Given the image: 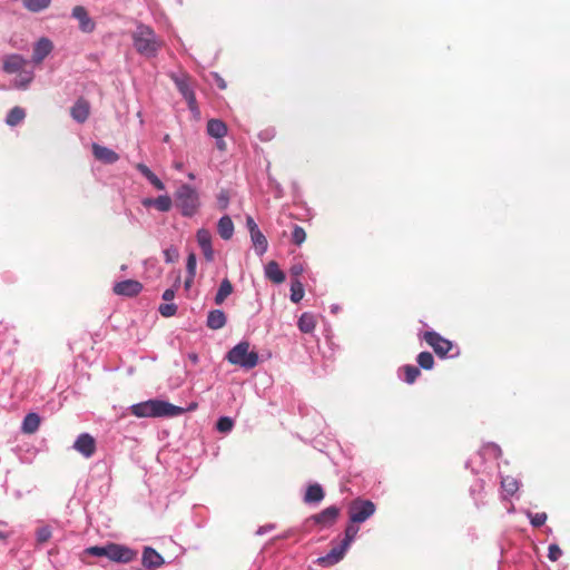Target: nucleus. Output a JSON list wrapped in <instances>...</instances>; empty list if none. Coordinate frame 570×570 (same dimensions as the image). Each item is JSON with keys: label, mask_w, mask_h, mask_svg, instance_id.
I'll list each match as a JSON object with an SVG mask.
<instances>
[{"label": "nucleus", "mask_w": 570, "mask_h": 570, "mask_svg": "<svg viewBox=\"0 0 570 570\" xmlns=\"http://www.w3.org/2000/svg\"><path fill=\"white\" fill-rule=\"evenodd\" d=\"M128 411L136 417H175L181 415L185 409L164 400L150 399L130 405Z\"/></svg>", "instance_id": "f257e3e1"}, {"label": "nucleus", "mask_w": 570, "mask_h": 570, "mask_svg": "<svg viewBox=\"0 0 570 570\" xmlns=\"http://www.w3.org/2000/svg\"><path fill=\"white\" fill-rule=\"evenodd\" d=\"M83 554L94 557H106L116 563H130L137 557V552L124 544L108 542L106 546H91L83 550Z\"/></svg>", "instance_id": "f03ea898"}, {"label": "nucleus", "mask_w": 570, "mask_h": 570, "mask_svg": "<svg viewBox=\"0 0 570 570\" xmlns=\"http://www.w3.org/2000/svg\"><path fill=\"white\" fill-rule=\"evenodd\" d=\"M174 205L183 217L191 218L202 207L200 195L194 186L181 184L174 194Z\"/></svg>", "instance_id": "7ed1b4c3"}, {"label": "nucleus", "mask_w": 570, "mask_h": 570, "mask_svg": "<svg viewBox=\"0 0 570 570\" xmlns=\"http://www.w3.org/2000/svg\"><path fill=\"white\" fill-rule=\"evenodd\" d=\"M134 47L145 57H155L161 47V41L157 38L154 30L147 26L140 24L132 33Z\"/></svg>", "instance_id": "20e7f679"}, {"label": "nucleus", "mask_w": 570, "mask_h": 570, "mask_svg": "<svg viewBox=\"0 0 570 570\" xmlns=\"http://www.w3.org/2000/svg\"><path fill=\"white\" fill-rule=\"evenodd\" d=\"M249 347L247 341L239 342L227 352L226 360L244 370L254 368L259 362V356L256 351H250Z\"/></svg>", "instance_id": "39448f33"}, {"label": "nucleus", "mask_w": 570, "mask_h": 570, "mask_svg": "<svg viewBox=\"0 0 570 570\" xmlns=\"http://www.w3.org/2000/svg\"><path fill=\"white\" fill-rule=\"evenodd\" d=\"M423 340L433 348L440 358H453L460 354L459 348L454 346L453 342L433 330L424 332Z\"/></svg>", "instance_id": "423d86ee"}, {"label": "nucleus", "mask_w": 570, "mask_h": 570, "mask_svg": "<svg viewBox=\"0 0 570 570\" xmlns=\"http://www.w3.org/2000/svg\"><path fill=\"white\" fill-rule=\"evenodd\" d=\"M171 80L174 81L176 88L178 91L183 95L185 100L187 101V105L191 111H197V101L196 96L193 89V81L191 78L187 73H179V75H170Z\"/></svg>", "instance_id": "0eeeda50"}, {"label": "nucleus", "mask_w": 570, "mask_h": 570, "mask_svg": "<svg viewBox=\"0 0 570 570\" xmlns=\"http://www.w3.org/2000/svg\"><path fill=\"white\" fill-rule=\"evenodd\" d=\"M375 512V504L370 500L356 499L350 507V520L354 523L365 522Z\"/></svg>", "instance_id": "6e6552de"}, {"label": "nucleus", "mask_w": 570, "mask_h": 570, "mask_svg": "<svg viewBox=\"0 0 570 570\" xmlns=\"http://www.w3.org/2000/svg\"><path fill=\"white\" fill-rule=\"evenodd\" d=\"M72 448L83 458L89 459L96 452V440L89 433H81L77 436Z\"/></svg>", "instance_id": "1a4fd4ad"}, {"label": "nucleus", "mask_w": 570, "mask_h": 570, "mask_svg": "<svg viewBox=\"0 0 570 570\" xmlns=\"http://www.w3.org/2000/svg\"><path fill=\"white\" fill-rule=\"evenodd\" d=\"M212 233L206 228H199L196 233V240L202 249V253L206 259V262L210 263L215 258L214 248L212 245Z\"/></svg>", "instance_id": "9d476101"}, {"label": "nucleus", "mask_w": 570, "mask_h": 570, "mask_svg": "<svg viewBox=\"0 0 570 570\" xmlns=\"http://www.w3.org/2000/svg\"><path fill=\"white\" fill-rule=\"evenodd\" d=\"M340 515V509L336 505H331L311 517L313 523L321 525L322 528L332 527Z\"/></svg>", "instance_id": "9b49d317"}, {"label": "nucleus", "mask_w": 570, "mask_h": 570, "mask_svg": "<svg viewBox=\"0 0 570 570\" xmlns=\"http://www.w3.org/2000/svg\"><path fill=\"white\" fill-rule=\"evenodd\" d=\"M142 289V285L138 281L125 279L118 282L114 286V292L117 295L132 297L138 295Z\"/></svg>", "instance_id": "f8f14e48"}, {"label": "nucleus", "mask_w": 570, "mask_h": 570, "mask_svg": "<svg viewBox=\"0 0 570 570\" xmlns=\"http://www.w3.org/2000/svg\"><path fill=\"white\" fill-rule=\"evenodd\" d=\"M141 563L145 568L155 570L160 568L165 563V560L154 548L145 547L142 550Z\"/></svg>", "instance_id": "ddd939ff"}, {"label": "nucleus", "mask_w": 570, "mask_h": 570, "mask_svg": "<svg viewBox=\"0 0 570 570\" xmlns=\"http://www.w3.org/2000/svg\"><path fill=\"white\" fill-rule=\"evenodd\" d=\"M72 17L79 21V28L82 32L90 33L95 30L96 24L85 7L76 6L72 9Z\"/></svg>", "instance_id": "4468645a"}, {"label": "nucleus", "mask_w": 570, "mask_h": 570, "mask_svg": "<svg viewBox=\"0 0 570 570\" xmlns=\"http://www.w3.org/2000/svg\"><path fill=\"white\" fill-rule=\"evenodd\" d=\"M28 66V61L20 55L7 56L3 60V70L8 73L22 71Z\"/></svg>", "instance_id": "2eb2a0df"}, {"label": "nucleus", "mask_w": 570, "mask_h": 570, "mask_svg": "<svg viewBox=\"0 0 570 570\" xmlns=\"http://www.w3.org/2000/svg\"><path fill=\"white\" fill-rule=\"evenodd\" d=\"M95 158L104 164H114L119 159L117 153L104 145H92Z\"/></svg>", "instance_id": "dca6fc26"}, {"label": "nucleus", "mask_w": 570, "mask_h": 570, "mask_svg": "<svg viewBox=\"0 0 570 570\" xmlns=\"http://www.w3.org/2000/svg\"><path fill=\"white\" fill-rule=\"evenodd\" d=\"M90 114V105L83 99L79 98L70 109L71 117L78 122H85Z\"/></svg>", "instance_id": "f3484780"}, {"label": "nucleus", "mask_w": 570, "mask_h": 570, "mask_svg": "<svg viewBox=\"0 0 570 570\" xmlns=\"http://www.w3.org/2000/svg\"><path fill=\"white\" fill-rule=\"evenodd\" d=\"M52 42L47 38H41L37 41L33 47L32 60L36 63L42 62V60L51 52Z\"/></svg>", "instance_id": "a211bd4d"}, {"label": "nucleus", "mask_w": 570, "mask_h": 570, "mask_svg": "<svg viewBox=\"0 0 570 570\" xmlns=\"http://www.w3.org/2000/svg\"><path fill=\"white\" fill-rule=\"evenodd\" d=\"M227 317L222 309H212L208 312L206 326L210 330H220L226 325Z\"/></svg>", "instance_id": "6ab92c4d"}, {"label": "nucleus", "mask_w": 570, "mask_h": 570, "mask_svg": "<svg viewBox=\"0 0 570 570\" xmlns=\"http://www.w3.org/2000/svg\"><path fill=\"white\" fill-rule=\"evenodd\" d=\"M325 497L324 490L321 484L314 483L307 487L304 494V502L306 504H318Z\"/></svg>", "instance_id": "aec40b11"}, {"label": "nucleus", "mask_w": 570, "mask_h": 570, "mask_svg": "<svg viewBox=\"0 0 570 570\" xmlns=\"http://www.w3.org/2000/svg\"><path fill=\"white\" fill-rule=\"evenodd\" d=\"M265 277L275 284H282L285 281V274L275 261H271L264 268Z\"/></svg>", "instance_id": "412c9836"}, {"label": "nucleus", "mask_w": 570, "mask_h": 570, "mask_svg": "<svg viewBox=\"0 0 570 570\" xmlns=\"http://www.w3.org/2000/svg\"><path fill=\"white\" fill-rule=\"evenodd\" d=\"M142 204L145 206H154L159 212L166 213L169 212L173 206V200L168 195H160L157 198H146Z\"/></svg>", "instance_id": "4be33fe9"}, {"label": "nucleus", "mask_w": 570, "mask_h": 570, "mask_svg": "<svg viewBox=\"0 0 570 570\" xmlns=\"http://www.w3.org/2000/svg\"><path fill=\"white\" fill-rule=\"evenodd\" d=\"M217 232L224 240H229L234 235V223L228 215H224L217 223Z\"/></svg>", "instance_id": "5701e85b"}, {"label": "nucleus", "mask_w": 570, "mask_h": 570, "mask_svg": "<svg viewBox=\"0 0 570 570\" xmlns=\"http://www.w3.org/2000/svg\"><path fill=\"white\" fill-rule=\"evenodd\" d=\"M207 132L210 137L219 139L227 132V126L219 119H210L207 122Z\"/></svg>", "instance_id": "b1692460"}, {"label": "nucleus", "mask_w": 570, "mask_h": 570, "mask_svg": "<svg viewBox=\"0 0 570 570\" xmlns=\"http://www.w3.org/2000/svg\"><path fill=\"white\" fill-rule=\"evenodd\" d=\"M40 422V416L35 412H30L24 416L21 429L24 433L32 434L39 429Z\"/></svg>", "instance_id": "393cba45"}, {"label": "nucleus", "mask_w": 570, "mask_h": 570, "mask_svg": "<svg viewBox=\"0 0 570 570\" xmlns=\"http://www.w3.org/2000/svg\"><path fill=\"white\" fill-rule=\"evenodd\" d=\"M250 239L255 249V253L258 256H263L268 248V242L265 235L259 230L250 234Z\"/></svg>", "instance_id": "a878e982"}, {"label": "nucleus", "mask_w": 570, "mask_h": 570, "mask_svg": "<svg viewBox=\"0 0 570 570\" xmlns=\"http://www.w3.org/2000/svg\"><path fill=\"white\" fill-rule=\"evenodd\" d=\"M233 289L234 287L228 278H224L220 282L217 293L215 295V304L222 305L225 302V299L233 293Z\"/></svg>", "instance_id": "bb28decb"}, {"label": "nucleus", "mask_w": 570, "mask_h": 570, "mask_svg": "<svg viewBox=\"0 0 570 570\" xmlns=\"http://www.w3.org/2000/svg\"><path fill=\"white\" fill-rule=\"evenodd\" d=\"M297 326L303 333H312L316 327V321L312 313L305 312L301 315L297 322Z\"/></svg>", "instance_id": "cd10ccee"}, {"label": "nucleus", "mask_w": 570, "mask_h": 570, "mask_svg": "<svg viewBox=\"0 0 570 570\" xmlns=\"http://www.w3.org/2000/svg\"><path fill=\"white\" fill-rule=\"evenodd\" d=\"M346 550H347V549H346L344 546L340 544V546H337V547L333 548V549L327 553V556H326V557H322V558H320V559H318V561H320L321 563L335 564V563H337L340 560H342V559H343V557H344V554H345V551H346Z\"/></svg>", "instance_id": "c85d7f7f"}, {"label": "nucleus", "mask_w": 570, "mask_h": 570, "mask_svg": "<svg viewBox=\"0 0 570 570\" xmlns=\"http://www.w3.org/2000/svg\"><path fill=\"white\" fill-rule=\"evenodd\" d=\"M26 117V111L23 108L16 106L13 107L7 115L6 122L7 125L13 127L20 124Z\"/></svg>", "instance_id": "c756f323"}, {"label": "nucleus", "mask_w": 570, "mask_h": 570, "mask_svg": "<svg viewBox=\"0 0 570 570\" xmlns=\"http://www.w3.org/2000/svg\"><path fill=\"white\" fill-rule=\"evenodd\" d=\"M23 7L30 12H40L50 7L51 0H22Z\"/></svg>", "instance_id": "7c9ffc66"}, {"label": "nucleus", "mask_w": 570, "mask_h": 570, "mask_svg": "<svg viewBox=\"0 0 570 570\" xmlns=\"http://www.w3.org/2000/svg\"><path fill=\"white\" fill-rule=\"evenodd\" d=\"M501 488L507 495H513L519 489V481L512 476H501Z\"/></svg>", "instance_id": "2f4dec72"}, {"label": "nucleus", "mask_w": 570, "mask_h": 570, "mask_svg": "<svg viewBox=\"0 0 570 570\" xmlns=\"http://www.w3.org/2000/svg\"><path fill=\"white\" fill-rule=\"evenodd\" d=\"M304 297V286L298 278H293L291 283V301L299 303Z\"/></svg>", "instance_id": "473e14b6"}, {"label": "nucleus", "mask_w": 570, "mask_h": 570, "mask_svg": "<svg viewBox=\"0 0 570 570\" xmlns=\"http://www.w3.org/2000/svg\"><path fill=\"white\" fill-rule=\"evenodd\" d=\"M416 362L419 364V368H423L430 371L434 367V357L430 352H421L416 356Z\"/></svg>", "instance_id": "72a5a7b5"}, {"label": "nucleus", "mask_w": 570, "mask_h": 570, "mask_svg": "<svg viewBox=\"0 0 570 570\" xmlns=\"http://www.w3.org/2000/svg\"><path fill=\"white\" fill-rule=\"evenodd\" d=\"M501 453H502L501 448L498 444L488 443L481 449V451L478 453V455L481 459H483L485 456L498 459L501 455Z\"/></svg>", "instance_id": "f704fd0d"}, {"label": "nucleus", "mask_w": 570, "mask_h": 570, "mask_svg": "<svg viewBox=\"0 0 570 570\" xmlns=\"http://www.w3.org/2000/svg\"><path fill=\"white\" fill-rule=\"evenodd\" d=\"M401 371H403V373H404L403 380L407 384H413L421 374L419 367H416L414 365H410V364L402 366Z\"/></svg>", "instance_id": "c9c22d12"}, {"label": "nucleus", "mask_w": 570, "mask_h": 570, "mask_svg": "<svg viewBox=\"0 0 570 570\" xmlns=\"http://www.w3.org/2000/svg\"><path fill=\"white\" fill-rule=\"evenodd\" d=\"M531 525L533 528H540L542 527L547 521V513L539 512V513H532L531 511L525 512Z\"/></svg>", "instance_id": "e433bc0d"}, {"label": "nucleus", "mask_w": 570, "mask_h": 570, "mask_svg": "<svg viewBox=\"0 0 570 570\" xmlns=\"http://www.w3.org/2000/svg\"><path fill=\"white\" fill-rule=\"evenodd\" d=\"M234 428V420L229 416H220L217 420L216 429L222 433H229Z\"/></svg>", "instance_id": "4c0bfd02"}, {"label": "nucleus", "mask_w": 570, "mask_h": 570, "mask_svg": "<svg viewBox=\"0 0 570 570\" xmlns=\"http://www.w3.org/2000/svg\"><path fill=\"white\" fill-rule=\"evenodd\" d=\"M306 239V233L303 227L299 225H294L293 232H292V242L301 246Z\"/></svg>", "instance_id": "58836bf2"}, {"label": "nucleus", "mask_w": 570, "mask_h": 570, "mask_svg": "<svg viewBox=\"0 0 570 570\" xmlns=\"http://www.w3.org/2000/svg\"><path fill=\"white\" fill-rule=\"evenodd\" d=\"M52 535L51 528L49 525L41 527L36 532V540L38 543L42 544L47 542Z\"/></svg>", "instance_id": "ea45409f"}, {"label": "nucleus", "mask_w": 570, "mask_h": 570, "mask_svg": "<svg viewBox=\"0 0 570 570\" xmlns=\"http://www.w3.org/2000/svg\"><path fill=\"white\" fill-rule=\"evenodd\" d=\"M484 490V481L481 479H478L471 487H470V494L474 499L475 503L479 502V495Z\"/></svg>", "instance_id": "a19ab883"}, {"label": "nucleus", "mask_w": 570, "mask_h": 570, "mask_svg": "<svg viewBox=\"0 0 570 570\" xmlns=\"http://www.w3.org/2000/svg\"><path fill=\"white\" fill-rule=\"evenodd\" d=\"M216 200H217V206L219 209H222V210L227 209L229 206V193L225 189H222L217 194Z\"/></svg>", "instance_id": "79ce46f5"}, {"label": "nucleus", "mask_w": 570, "mask_h": 570, "mask_svg": "<svg viewBox=\"0 0 570 570\" xmlns=\"http://www.w3.org/2000/svg\"><path fill=\"white\" fill-rule=\"evenodd\" d=\"M177 305L174 303L161 304L158 307L159 313L165 317L174 316L177 313Z\"/></svg>", "instance_id": "37998d69"}, {"label": "nucleus", "mask_w": 570, "mask_h": 570, "mask_svg": "<svg viewBox=\"0 0 570 570\" xmlns=\"http://www.w3.org/2000/svg\"><path fill=\"white\" fill-rule=\"evenodd\" d=\"M196 268H197L196 255L194 253H190L187 256V261H186V272H187V274H189V276H195L196 275Z\"/></svg>", "instance_id": "c03bdc74"}, {"label": "nucleus", "mask_w": 570, "mask_h": 570, "mask_svg": "<svg viewBox=\"0 0 570 570\" xmlns=\"http://www.w3.org/2000/svg\"><path fill=\"white\" fill-rule=\"evenodd\" d=\"M33 73L32 71H27L26 68H23L22 71H19V88H26L32 80Z\"/></svg>", "instance_id": "a18cd8bd"}, {"label": "nucleus", "mask_w": 570, "mask_h": 570, "mask_svg": "<svg viewBox=\"0 0 570 570\" xmlns=\"http://www.w3.org/2000/svg\"><path fill=\"white\" fill-rule=\"evenodd\" d=\"M356 533H357L356 528H354L352 525L347 527L345 530V538L343 539L341 544L347 549L350 547V544L352 543V541L354 540Z\"/></svg>", "instance_id": "49530a36"}, {"label": "nucleus", "mask_w": 570, "mask_h": 570, "mask_svg": "<svg viewBox=\"0 0 570 570\" xmlns=\"http://www.w3.org/2000/svg\"><path fill=\"white\" fill-rule=\"evenodd\" d=\"M561 556L562 550L560 549V547L556 543H551L548 548V558L554 562L559 560Z\"/></svg>", "instance_id": "de8ad7c7"}, {"label": "nucleus", "mask_w": 570, "mask_h": 570, "mask_svg": "<svg viewBox=\"0 0 570 570\" xmlns=\"http://www.w3.org/2000/svg\"><path fill=\"white\" fill-rule=\"evenodd\" d=\"M146 179L157 189V190H164L165 184L154 174H149Z\"/></svg>", "instance_id": "09e8293b"}, {"label": "nucleus", "mask_w": 570, "mask_h": 570, "mask_svg": "<svg viewBox=\"0 0 570 570\" xmlns=\"http://www.w3.org/2000/svg\"><path fill=\"white\" fill-rule=\"evenodd\" d=\"M146 179L157 189V190H164L165 184L154 174H149Z\"/></svg>", "instance_id": "8fccbe9b"}, {"label": "nucleus", "mask_w": 570, "mask_h": 570, "mask_svg": "<svg viewBox=\"0 0 570 570\" xmlns=\"http://www.w3.org/2000/svg\"><path fill=\"white\" fill-rule=\"evenodd\" d=\"M146 179L157 189V190H164L165 184L154 174H149Z\"/></svg>", "instance_id": "3c124183"}, {"label": "nucleus", "mask_w": 570, "mask_h": 570, "mask_svg": "<svg viewBox=\"0 0 570 570\" xmlns=\"http://www.w3.org/2000/svg\"><path fill=\"white\" fill-rule=\"evenodd\" d=\"M246 226L248 228L249 234H253L255 232H259V228H258L257 224L255 223V220L250 216H247V218H246Z\"/></svg>", "instance_id": "603ef678"}, {"label": "nucleus", "mask_w": 570, "mask_h": 570, "mask_svg": "<svg viewBox=\"0 0 570 570\" xmlns=\"http://www.w3.org/2000/svg\"><path fill=\"white\" fill-rule=\"evenodd\" d=\"M304 272V267L301 263L294 264L291 267V274L294 278H297Z\"/></svg>", "instance_id": "864d4df0"}, {"label": "nucleus", "mask_w": 570, "mask_h": 570, "mask_svg": "<svg viewBox=\"0 0 570 570\" xmlns=\"http://www.w3.org/2000/svg\"><path fill=\"white\" fill-rule=\"evenodd\" d=\"M137 170L146 178L153 171L142 163L136 165Z\"/></svg>", "instance_id": "5fc2aeb1"}, {"label": "nucleus", "mask_w": 570, "mask_h": 570, "mask_svg": "<svg viewBox=\"0 0 570 570\" xmlns=\"http://www.w3.org/2000/svg\"><path fill=\"white\" fill-rule=\"evenodd\" d=\"M175 298V289L174 288H167L163 293V299L166 302H170Z\"/></svg>", "instance_id": "6e6d98bb"}, {"label": "nucleus", "mask_w": 570, "mask_h": 570, "mask_svg": "<svg viewBox=\"0 0 570 570\" xmlns=\"http://www.w3.org/2000/svg\"><path fill=\"white\" fill-rule=\"evenodd\" d=\"M194 278H195V276H189V274H187V277H186L185 284H184L186 289H188L191 286Z\"/></svg>", "instance_id": "4d7b16f0"}, {"label": "nucleus", "mask_w": 570, "mask_h": 570, "mask_svg": "<svg viewBox=\"0 0 570 570\" xmlns=\"http://www.w3.org/2000/svg\"><path fill=\"white\" fill-rule=\"evenodd\" d=\"M273 529V525L262 527L257 530V534L262 535L266 533L268 530Z\"/></svg>", "instance_id": "13d9d810"}, {"label": "nucleus", "mask_w": 570, "mask_h": 570, "mask_svg": "<svg viewBox=\"0 0 570 570\" xmlns=\"http://www.w3.org/2000/svg\"><path fill=\"white\" fill-rule=\"evenodd\" d=\"M340 311V306L337 304H333L331 305V312L333 314L337 313Z\"/></svg>", "instance_id": "bf43d9fd"}, {"label": "nucleus", "mask_w": 570, "mask_h": 570, "mask_svg": "<svg viewBox=\"0 0 570 570\" xmlns=\"http://www.w3.org/2000/svg\"><path fill=\"white\" fill-rule=\"evenodd\" d=\"M189 358H190V361H191L193 363H197V362H198V356H197V354H190V355H189Z\"/></svg>", "instance_id": "052dcab7"}, {"label": "nucleus", "mask_w": 570, "mask_h": 570, "mask_svg": "<svg viewBox=\"0 0 570 570\" xmlns=\"http://www.w3.org/2000/svg\"><path fill=\"white\" fill-rule=\"evenodd\" d=\"M218 87L222 88V89L226 88V83H225V81L223 79L218 80Z\"/></svg>", "instance_id": "680f3d73"}, {"label": "nucleus", "mask_w": 570, "mask_h": 570, "mask_svg": "<svg viewBox=\"0 0 570 570\" xmlns=\"http://www.w3.org/2000/svg\"><path fill=\"white\" fill-rule=\"evenodd\" d=\"M8 537H9V535H8V533H7V532H2V531H0V540H4V539H7Z\"/></svg>", "instance_id": "e2e57ef3"}, {"label": "nucleus", "mask_w": 570, "mask_h": 570, "mask_svg": "<svg viewBox=\"0 0 570 570\" xmlns=\"http://www.w3.org/2000/svg\"><path fill=\"white\" fill-rule=\"evenodd\" d=\"M174 166H175V168H176L177 170H181V169H183V164H181V163H175V165H174Z\"/></svg>", "instance_id": "0e129e2a"}, {"label": "nucleus", "mask_w": 570, "mask_h": 570, "mask_svg": "<svg viewBox=\"0 0 570 570\" xmlns=\"http://www.w3.org/2000/svg\"><path fill=\"white\" fill-rule=\"evenodd\" d=\"M188 178H189V179H191V180H194V179H195V175H194V173H189V174H188Z\"/></svg>", "instance_id": "69168bd1"}, {"label": "nucleus", "mask_w": 570, "mask_h": 570, "mask_svg": "<svg viewBox=\"0 0 570 570\" xmlns=\"http://www.w3.org/2000/svg\"><path fill=\"white\" fill-rule=\"evenodd\" d=\"M217 146L219 147V149H220V150H224L225 145L219 144V145H217Z\"/></svg>", "instance_id": "338daca9"}, {"label": "nucleus", "mask_w": 570, "mask_h": 570, "mask_svg": "<svg viewBox=\"0 0 570 570\" xmlns=\"http://www.w3.org/2000/svg\"><path fill=\"white\" fill-rule=\"evenodd\" d=\"M471 464V460L466 461L465 466L469 468Z\"/></svg>", "instance_id": "774afa93"}]
</instances>
